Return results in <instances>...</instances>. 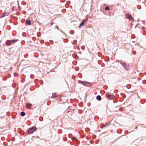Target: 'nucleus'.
Listing matches in <instances>:
<instances>
[{
	"label": "nucleus",
	"mask_w": 146,
	"mask_h": 146,
	"mask_svg": "<svg viewBox=\"0 0 146 146\" xmlns=\"http://www.w3.org/2000/svg\"><path fill=\"white\" fill-rule=\"evenodd\" d=\"M133 54L135 55L136 54V52L135 51H133L132 52Z\"/></svg>",
	"instance_id": "obj_18"
},
{
	"label": "nucleus",
	"mask_w": 146,
	"mask_h": 146,
	"mask_svg": "<svg viewBox=\"0 0 146 146\" xmlns=\"http://www.w3.org/2000/svg\"><path fill=\"white\" fill-rule=\"evenodd\" d=\"M36 129V128L35 127L30 128L28 129V131L29 134H32L34 132Z\"/></svg>",
	"instance_id": "obj_3"
},
{
	"label": "nucleus",
	"mask_w": 146,
	"mask_h": 146,
	"mask_svg": "<svg viewBox=\"0 0 146 146\" xmlns=\"http://www.w3.org/2000/svg\"><path fill=\"white\" fill-rule=\"evenodd\" d=\"M0 118L1 119L2 118V117L1 116H0Z\"/></svg>",
	"instance_id": "obj_23"
},
{
	"label": "nucleus",
	"mask_w": 146,
	"mask_h": 146,
	"mask_svg": "<svg viewBox=\"0 0 146 146\" xmlns=\"http://www.w3.org/2000/svg\"><path fill=\"white\" fill-rule=\"evenodd\" d=\"M101 97L100 95H98L96 97V99L99 101H100L101 100Z\"/></svg>",
	"instance_id": "obj_10"
},
{
	"label": "nucleus",
	"mask_w": 146,
	"mask_h": 146,
	"mask_svg": "<svg viewBox=\"0 0 146 146\" xmlns=\"http://www.w3.org/2000/svg\"><path fill=\"white\" fill-rule=\"evenodd\" d=\"M143 83L144 84H146V80H144V81H143Z\"/></svg>",
	"instance_id": "obj_19"
},
{
	"label": "nucleus",
	"mask_w": 146,
	"mask_h": 146,
	"mask_svg": "<svg viewBox=\"0 0 146 146\" xmlns=\"http://www.w3.org/2000/svg\"><path fill=\"white\" fill-rule=\"evenodd\" d=\"M137 128V127H135V129H136Z\"/></svg>",
	"instance_id": "obj_22"
},
{
	"label": "nucleus",
	"mask_w": 146,
	"mask_h": 146,
	"mask_svg": "<svg viewBox=\"0 0 146 146\" xmlns=\"http://www.w3.org/2000/svg\"><path fill=\"white\" fill-rule=\"evenodd\" d=\"M88 20V18L86 19H84L82 21V22L80 23V25L79 26V28H81L82 26H83L87 22Z\"/></svg>",
	"instance_id": "obj_4"
},
{
	"label": "nucleus",
	"mask_w": 146,
	"mask_h": 146,
	"mask_svg": "<svg viewBox=\"0 0 146 146\" xmlns=\"http://www.w3.org/2000/svg\"><path fill=\"white\" fill-rule=\"evenodd\" d=\"M119 62L124 67L125 69L126 70L129 69V67L128 65L124 61L121 60Z\"/></svg>",
	"instance_id": "obj_2"
},
{
	"label": "nucleus",
	"mask_w": 146,
	"mask_h": 146,
	"mask_svg": "<svg viewBox=\"0 0 146 146\" xmlns=\"http://www.w3.org/2000/svg\"><path fill=\"white\" fill-rule=\"evenodd\" d=\"M92 85V84L91 83L84 82L83 85L86 86H91Z\"/></svg>",
	"instance_id": "obj_6"
},
{
	"label": "nucleus",
	"mask_w": 146,
	"mask_h": 146,
	"mask_svg": "<svg viewBox=\"0 0 146 146\" xmlns=\"http://www.w3.org/2000/svg\"><path fill=\"white\" fill-rule=\"evenodd\" d=\"M20 114L21 116H24L25 115V113L24 112L22 111L21 112Z\"/></svg>",
	"instance_id": "obj_13"
},
{
	"label": "nucleus",
	"mask_w": 146,
	"mask_h": 146,
	"mask_svg": "<svg viewBox=\"0 0 146 146\" xmlns=\"http://www.w3.org/2000/svg\"><path fill=\"white\" fill-rule=\"evenodd\" d=\"M31 104H27L26 105L27 107L29 108H30L31 107Z\"/></svg>",
	"instance_id": "obj_12"
},
{
	"label": "nucleus",
	"mask_w": 146,
	"mask_h": 146,
	"mask_svg": "<svg viewBox=\"0 0 146 146\" xmlns=\"http://www.w3.org/2000/svg\"><path fill=\"white\" fill-rule=\"evenodd\" d=\"M125 16L127 19H128L130 21H134L133 19L132 18V16L129 14H126Z\"/></svg>",
	"instance_id": "obj_5"
},
{
	"label": "nucleus",
	"mask_w": 146,
	"mask_h": 146,
	"mask_svg": "<svg viewBox=\"0 0 146 146\" xmlns=\"http://www.w3.org/2000/svg\"><path fill=\"white\" fill-rule=\"evenodd\" d=\"M8 13L5 12L2 14L1 17H4L5 16H8Z\"/></svg>",
	"instance_id": "obj_8"
},
{
	"label": "nucleus",
	"mask_w": 146,
	"mask_h": 146,
	"mask_svg": "<svg viewBox=\"0 0 146 146\" xmlns=\"http://www.w3.org/2000/svg\"><path fill=\"white\" fill-rule=\"evenodd\" d=\"M110 9V8L109 7H105V9L106 11H108Z\"/></svg>",
	"instance_id": "obj_15"
},
{
	"label": "nucleus",
	"mask_w": 146,
	"mask_h": 146,
	"mask_svg": "<svg viewBox=\"0 0 146 146\" xmlns=\"http://www.w3.org/2000/svg\"><path fill=\"white\" fill-rule=\"evenodd\" d=\"M107 98L109 100H112L114 98V96L113 95L111 94H108L107 96Z\"/></svg>",
	"instance_id": "obj_7"
},
{
	"label": "nucleus",
	"mask_w": 146,
	"mask_h": 146,
	"mask_svg": "<svg viewBox=\"0 0 146 146\" xmlns=\"http://www.w3.org/2000/svg\"><path fill=\"white\" fill-rule=\"evenodd\" d=\"M138 25V24L137 25H136V26H135V28H136V27Z\"/></svg>",
	"instance_id": "obj_21"
},
{
	"label": "nucleus",
	"mask_w": 146,
	"mask_h": 146,
	"mask_svg": "<svg viewBox=\"0 0 146 146\" xmlns=\"http://www.w3.org/2000/svg\"><path fill=\"white\" fill-rule=\"evenodd\" d=\"M142 29L144 31H145V30H146V28L145 27H142Z\"/></svg>",
	"instance_id": "obj_16"
},
{
	"label": "nucleus",
	"mask_w": 146,
	"mask_h": 146,
	"mask_svg": "<svg viewBox=\"0 0 146 146\" xmlns=\"http://www.w3.org/2000/svg\"><path fill=\"white\" fill-rule=\"evenodd\" d=\"M18 40L17 39H13L11 40H8L6 41V44L7 45L9 46L15 43Z\"/></svg>",
	"instance_id": "obj_1"
},
{
	"label": "nucleus",
	"mask_w": 146,
	"mask_h": 146,
	"mask_svg": "<svg viewBox=\"0 0 146 146\" xmlns=\"http://www.w3.org/2000/svg\"><path fill=\"white\" fill-rule=\"evenodd\" d=\"M78 83L80 84H82L83 85H84V81H82L80 80H79L78 81Z\"/></svg>",
	"instance_id": "obj_11"
},
{
	"label": "nucleus",
	"mask_w": 146,
	"mask_h": 146,
	"mask_svg": "<svg viewBox=\"0 0 146 146\" xmlns=\"http://www.w3.org/2000/svg\"><path fill=\"white\" fill-rule=\"evenodd\" d=\"M104 125V127H107V126L108 127L109 125H110V124H109L106 123V124L104 125Z\"/></svg>",
	"instance_id": "obj_14"
},
{
	"label": "nucleus",
	"mask_w": 146,
	"mask_h": 146,
	"mask_svg": "<svg viewBox=\"0 0 146 146\" xmlns=\"http://www.w3.org/2000/svg\"><path fill=\"white\" fill-rule=\"evenodd\" d=\"M52 98H55L56 97V96L55 94H52Z\"/></svg>",
	"instance_id": "obj_17"
},
{
	"label": "nucleus",
	"mask_w": 146,
	"mask_h": 146,
	"mask_svg": "<svg viewBox=\"0 0 146 146\" xmlns=\"http://www.w3.org/2000/svg\"><path fill=\"white\" fill-rule=\"evenodd\" d=\"M76 138L75 137H73V140H76Z\"/></svg>",
	"instance_id": "obj_20"
},
{
	"label": "nucleus",
	"mask_w": 146,
	"mask_h": 146,
	"mask_svg": "<svg viewBox=\"0 0 146 146\" xmlns=\"http://www.w3.org/2000/svg\"><path fill=\"white\" fill-rule=\"evenodd\" d=\"M26 23H27L29 25H31V22L30 20H27L26 21Z\"/></svg>",
	"instance_id": "obj_9"
},
{
	"label": "nucleus",
	"mask_w": 146,
	"mask_h": 146,
	"mask_svg": "<svg viewBox=\"0 0 146 146\" xmlns=\"http://www.w3.org/2000/svg\"><path fill=\"white\" fill-rule=\"evenodd\" d=\"M66 141V140H65V139H64V141Z\"/></svg>",
	"instance_id": "obj_24"
}]
</instances>
